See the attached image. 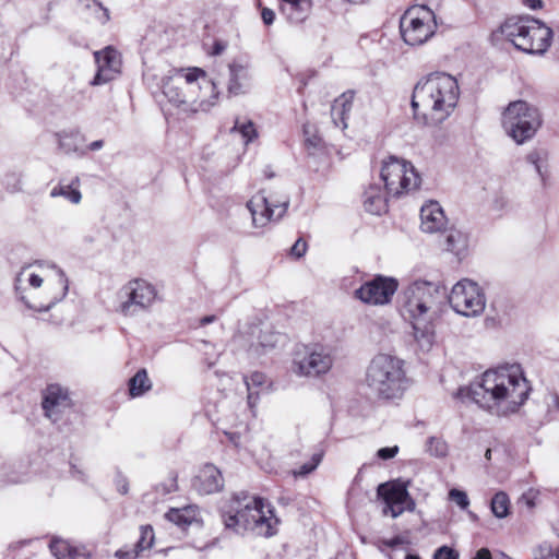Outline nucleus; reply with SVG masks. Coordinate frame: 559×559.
I'll return each instance as SVG.
<instances>
[{
  "label": "nucleus",
  "instance_id": "f257e3e1",
  "mask_svg": "<svg viewBox=\"0 0 559 559\" xmlns=\"http://www.w3.org/2000/svg\"><path fill=\"white\" fill-rule=\"evenodd\" d=\"M466 390L480 407L497 415H508L523 405L531 388L521 366L512 364L485 371Z\"/></svg>",
  "mask_w": 559,
  "mask_h": 559
},
{
  "label": "nucleus",
  "instance_id": "f03ea898",
  "mask_svg": "<svg viewBox=\"0 0 559 559\" xmlns=\"http://www.w3.org/2000/svg\"><path fill=\"white\" fill-rule=\"evenodd\" d=\"M160 87L166 99L163 109L183 115L207 111L217 98L214 82L200 68L177 69L163 78Z\"/></svg>",
  "mask_w": 559,
  "mask_h": 559
},
{
  "label": "nucleus",
  "instance_id": "7ed1b4c3",
  "mask_svg": "<svg viewBox=\"0 0 559 559\" xmlns=\"http://www.w3.org/2000/svg\"><path fill=\"white\" fill-rule=\"evenodd\" d=\"M460 87L454 76L435 72L417 82L413 90L412 108L416 119L438 126L445 121L457 105Z\"/></svg>",
  "mask_w": 559,
  "mask_h": 559
},
{
  "label": "nucleus",
  "instance_id": "20e7f679",
  "mask_svg": "<svg viewBox=\"0 0 559 559\" xmlns=\"http://www.w3.org/2000/svg\"><path fill=\"white\" fill-rule=\"evenodd\" d=\"M403 294V307L411 320L414 338L423 350H429L436 338L433 318L445 289L438 282L417 280Z\"/></svg>",
  "mask_w": 559,
  "mask_h": 559
},
{
  "label": "nucleus",
  "instance_id": "39448f33",
  "mask_svg": "<svg viewBox=\"0 0 559 559\" xmlns=\"http://www.w3.org/2000/svg\"><path fill=\"white\" fill-rule=\"evenodd\" d=\"M224 524L236 532L251 531L255 535L271 537L276 534L278 519L270 504L247 492L235 493L222 508Z\"/></svg>",
  "mask_w": 559,
  "mask_h": 559
},
{
  "label": "nucleus",
  "instance_id": "423d86ee",
  "mask_svg": "<svg viewBox=\"0 0 559 559\" xmlns=\"http://www.w3.org/2000/svg\"><path fill=\"white\" fill-rule=\"evenodd\" d=\"M366 383L381 399H401L408 386L404 361L388 354L376 355L367 368Z\"/></svg>",
  "mask_w": 559,
  "mask_h": 559
},
{
  "label": "nucleus",
  "instance_id": "0eeeda50",
  "mask_svg": "<svg viewBox=\"0 0 559 559\" xmlns=\"http://www.w3.org/2000/svg\"><path fill=\"white\" fill-rule=\"evenodd\" d=\"M497 33L519 50L535 55L545 53L552 39L551 28L531 16H511L500 25Z\"/></svg>",
  "mask_w": 559,
  "mask_h": 559
},
{
  "label": "nucleus",
  "instance_id": "6e6552de",
  "mask_svg": "<svg viewBox=\"0 0 559 559\" xmlns=\"http://www.w3.org/2000/svg\"><path fill=\"white\" fill-rule=\"evenodd\" d=\"M33 288H39L45 284L43 292L31 296V299L22 297L25 305L35 311H48L68 293V280L63 271L55 265L41 269L40 273H29L26 280Z\"/></svg>",
  "mask_w": 559,
  "mask_h": 559
},
{
  "label": "nucleus",
  "instance_id": "1a4fd4ad",
  "mask_svg": "<svg viewBox=\"0 0 559 559\" xmlns=\"http://www.w3.org/2000/svg\"><path fill=\"white\" fill-rule=\"evenodd\" d=\"M157 299L158 292L152 283L143 278H133L118 290L115 310L123 317H136L150 311Z\"/></svg>",
  "mask_w": 559,
  "mask_h": 559
},
{
  "label": "nucleus",
  "instance_id": "9d476101",
  "mask_svg": "<svg viewBox=\"0 0 559 559\" xmlns=\"http://www.w3.org/2000/svg\"><path fill=\"white\" fill-rule=\"evenodd\" d=\"M502 126L518 144H523L539 129L542 117L533 105L524 100H515L510 103L503 111Z\"/></svg>",
  "mask_w": 559,
  "mask_h": 559
},
{
  "label": "nucleus",
  "instance_id": "9b49d317",
  "mask_svg": "<svg viewBox=\"0 0 559 559\" xmlns=\"http://www.w3.org/2000/svg\"><path fill=\"white\" fill-rule=\"evenodd\" d=\"M436 29V15L427 5L408 8L400 20L401 36L409 46L425 44L433 36Z\"/></svg>",
  "mask_w": 559,
  "mask_h": 559
},
{
  "label": "nucleus",
  "instance_id": "f8f14e48",
  "mask_svg": "<svg viewBox=\"0 0 559 559\" xmlns=\"http://www.w3.org/2000/svg\"><path fill=\"white\" fill-rule=\"evenodd\" d=\"M333 364L332 347L319 343L309 344L295 352L292 370L299 377L316 378L328 373Z\"/></svg>",
  "mask_w": 559,
  "mask_h": 559
},
{
  "label": "nucleus",
  "instance_id": "ddd939ff",
  "mask_svg": "<svg viewBox=\"0 0 559 559\" xmlns=\"http://www.w3.org/2000/svg\"><path fill=\"white\" fill-rule=\"evenodd\" d=\"M381 179L384 182L386 193L392 197H400L403 193L416 190L420 183V177L412 163L389 157L383 162Z\"/></svg>",
  "mask_w": 559,
  "mask_h": 559
},
{
  "label": "nucleus",
  "instance_id": "4468645a",
  "mask_svg": "<svg viewBox=\"0 0 559 559\" xmlns=\"http://www.w3.org/2000/svg\"><path fill=\"white\" fill-rule=\"evenodd\" d=\"M288 206L289 198L285 194L265 197L263 193H258L247 202L252 226L255 228H263L270 223L278 222L286 214Z\"/></svg>",
  "mask_w": 559,
  "mask_h": 559
},
{
  "label": "nucleus",
  "instance_id": "2eb2a0df",
  "mask_svg": "<svg viewBox=\"0 0 559 559\" xmlns=\"http://www.w3.org/2000/svg\"><path fill=\"white\" fill-rule=\"evenodd\" d=\"M449 302L453 310L464 317H477L483 313L486 298L479 285L464 278L457 282L451 289Z\"/></svg>",
  "mask_w": 559,
  "mask_h": 559
},
{
  "label": "nucleus",
  "instance_id": "dca6fc26",
  "mask_svg": "<svg viewBox=\"0 0 559 559\" xmlns=\"http://www.w3.org/2000/svg\"><path fill=\"white\" fill-rule=\"evenodd\" d=\"M408 483L395 479L380 484L377 488V495L385 504L383 514H390L397 518L405 511H414L416 503L408 492Z\"/></svg>",
  "mask_w": 559,
  "mask_h": 559
},
{
  "label": "nucleus",
  "instance_id": "f3484780",
  "mask_svg": "<svg viewBox=\"0 0 559 559\" xmlns=\"http://www.w3.org/2000/svg\"><path fill=\"white\" fill-rule=\"evenodd\" d=\"M397 287L399 283L395 278L378 275L357 288L354 295L364 304L384 306L391 302Z\"/></svg>",
  "mask_w": 559,
  "mask_h": 559
},
{
  "label": "nucleus",
  "instance_id": "a211bd4d",
  "mask_svg": "<svg viewBox=\"0 0 559 559\" xmlns=\"http://www.w3.org/2000/svg\"><path fill=\"white\" fill-rule=\"evenodd\" d=\"M94 58L97 71L90 85H104L112 81L120 73L121 56L114 47L107 46L102 50L95 51Z\"/></svg>",
  "mask_w": 559,
  "mask_h": 559
},
{
  "label": "nucleus",
  "instance_id": "6ab92c4d",
  "mask_svg": "<svg viewBox=\"0 0 559 559\" xmlns=\"http://www.w3.org/2000/svg\"><path fill=\"white\" fill-rule=\"evenodd\" d=\"M41 406L45 416L57 423L62 413L72 406L69 390L58 383L48 384L43 393Z\"/></svg>",
  "mask_w": 559,
  "mask_h": 559
},
{
  "label": "nucleus",
  "instance_id": "aec40b11",
  "mask_svg": "<svg viewBox=\"0 0 559 559\" xmlns=\"http://www.w3.org/2000/svg\"><path fill=\"white\" fill-rule=\"evenodd\" d=\"M448 219L440 204L429 201L420 209V228L424 233L436 234L447 230Z\"/></svg>",
  "mask_w": 559,
  "mask_h": 559
},
{
  "label": "nucleus",
  "instance_id": "412c9836",
  "mask_svg": "<svg viewBox=\"0 0 559 559\" xmlns=\"http://www.w3.org/2000/svg\"><path fill=\"white\" fill-rule=\"evenodd\" d=\"M223 486V476L219 469L212 464L204 465L193 479V488L202 495L217 492Z\"/></svg>",
  "mask_w": 559,
  "mask_h": 559
},
{
  "label": "nucleus",
  "instance_id": "4be33fe9",
  "mask_svg": "<svg viewBox=\"0 0 559 559\" xmlns=\"http://www.w3.org/2000/svg\"><path fill=\"white\" fill-rule=\"evenodd\" d=\"M229 80L227 91L230 95H240L246 92L251 80L250 66L248 62L234 60L228 66Z\"/></svg>",
  "mask_w": 559,
  "mask_h": 559
},
{
  "label": "nucleus",
  "instance_id": "5701e85b",
  "mask_svg": "<svg viewBox=\"0 0 559 559\" xmlns=\"http://www.w3.org/2000/svg\"><path fill=\"white\" fill-rule=\"evenodd\" d=\"M49 549L56 559H91L90 554L84 548L58 537L50 540Z\"/></svg>",
  "mask_w": 559,
  "mask_h": 559
},
{
  "label": "nucleus",
  "instance_id": "b1692460",
  "mask_svg": "<svg viewBox=\"0 0 559 559\" xmlns=\"http://www.w3.org/2000/svg\"><path fill=\"white\" fill-rule=\"evenodd\" d=\"M311 11L310 0H282L281 12L294 24L302 23Z\"/></svg>",
  "mask_w": 559,
  "mask_h": 559
},
{
  "label": "nucleus",
  "instance_id": "393cba45",
  "mask_svg": "<svg viewBox=\"0 0 559 559\" xmlns=\"http://www.w3.org/2000/svg\"><path fill=\"white\" fill-rule=\"evenodd\" d=\"M386 195L378 185H370L364 193L365 210L371 214L380 215L386 211Z\"/></svg>",
  "mask_w": 559,
  "mask_h": 559
},
{
  "label": "nucleus",
  "instance_id": "a878e982",
  "mask_svg": "<svg viewBox=\"0 0 559 559\" xmlns=\"http://www.w3.org/2000/svg\"><path fill=\"white\" fill-rule=\"evenodd\" d=\"M80 178L75 177L71 180L70 183L63 185L59 183L50 191L51 198L63 197L68 199L73 204H79L82 199V194L79 190Z\"/></svg>",
  "mask_w": 559,
  "mask_h": 559
},
{
  "label": "nucleus",
  "instance_id": "bb28decb",
  "mask_svg": "<svg viewBox=\"0 0 559 559\" xmlns=\"http://www.w3.org/2000/svg\"><path fill=\"white\" fill-rule=\"evenodd\" d=\"M152 389V381L150 380L145 369H140L129 380V394L131 397H139Z\"/></svg>",
  "mask_w": 559,
  "mask_h": 559
},
{
  "label": "nucleus",
  "instance_id": "cd10ccee",
  "mask_svg": "<svg viewBox=\"0 0 559 559\" xmlns=\"http://www.w3.org/2000/svg\"><path fill=\"white\" fill-rule=\"evenodd\" d=\"M444 248L447 251L460 255L466 248V236L454 228L447 230Z\"/></svg>",
  "mask_w": 559,
  "mask_h": 559
},
{
  "label": "nucleus",
  "instance_id": "c85d7f7f",
  "mask_svg": "<svg viewBox=\"0 0 559 559\" xmlns=\"http://www.w3.org/2000/svg\"><path fill=\"white\" fill-rule=\"evenodd\" d=\"M350 103L345 98L335 99L334 104L331 108V116L333 123L336 127L345 129L347 127L346 123V114L350 110Z\"/></svg>",
  "mask_w": 559,
  "mask_h": 559
},
{
  "label": "nucleus",
  "instance_id": "c756f323",
  "mask_svg": "<svg viewBox=\"0 0 559 559\" xmlns=\"http://www.w3.org/2000/svg\"><path fill=\"white\" fill-rule=\"evenodd\" d=\"M248 390V405L252 408L258 400L259 392L254 388H259L265 383L266 377L263 373L254 372L250 377L243 378Z\"/></svg>",
  "mask_w": 559,
  "mask_h": 559
},
{
  "label": "nucleus",
  "instance_id": "7c9ffc66",
  "mask_svg": "<svg viewBox=\"0 0 559 559\" xmlns=\"http://www.w3.org/2000/svg\"><path fill=\"white\" fill-rule=\"evenodd\" d=\"M194 516L195 512L192 507L170 509L166 513V519L178 526L189 525L193 521Z\"/></svg>",
  "mask_w": 559,
  "mask_h": 559
},
{
  "label": "nucleus",
  "instance_id": "2f4dec72",
  "mask_svg": "<svg viewBox=\"0 0 559 559\" xmlns=\"http://www.w3.org/2000/svg\"><path fill=\"white\" fill-rule=\"evenodd\" d=\"M491 511L498 519L507 518L509 514L510 500L504 491L497 492L491 499Z\"/></svg>",
  "mask_w": 559,
  "mask_h": 559
},
{
  "label": "nucleus",
  "instance_id": "473e14b6",
  "mask_svg": "<svg viewBox=\"0 0 559 559\" xmlns=\"http://www.w3.org/2000/svg\"><path fill=\"white\" fill-rule=\"evenodd\" d=\"M233 131H238L241 134L245 144H249L258 138V131L251 120L240 121L237 119Z\"/></svg>",
  "mask_w": 559,
  "mask_h": 559
},
{
  "label": "nucleus",
  "instance_id": "72a5a7b5",
  "mask_svg": "<svg viewBox=\"0 0 559 559\" xmlns=\"http://www.w3.org/2000/svg\"><path fill=\"white\" fill-rule=\"evenodd\" d=\"M323 457L322 452H317L311 456L310 462L302 464L299 468L293 471L295 477H305L312 473L321 463Z\"/></svg>",
  "mask_w": 559,
  "mask_h": 559
},
{
  "label": "nucleus",
  "instance_id": "f704fd0d",
  "mask_svg": "<svg viewBox=\"0 0 559 559\" xmlns=\"http://www.w3.org/2000/svg\"><path fill=\"white\" fill-rule=\"evenodd\" d=\"M154 542L153 528L148 525L141 526V536L134 548L141 554L142 551L152 547Z\"/></svg>",
  "mask_w": 559,
  "mask_h": 559
},
{
  "label": "nucleus",
  "instance_id": "c9c22d12",
  "mask_svg": "<svg viewBox=\"0 0 559 559\" xmlns=\"http://www.w3.org/2000/svg\"><path fill=\"white\" fill-rule=\"evenodd\" d=\"M428 451L431 455L443 457L448 453V444L439 438L431 437L428 440Z\"/></svg>",
  "mask_w": 559,
  "mask_h": 559
},
{
  "label": "nucleus",
  "instance_id": "e433bc0d",
  "mask_svg": "<svg viewBox=\"0 0 559 559\" xmlns=\"http://www.w3.org/2000/svg\"><path fill=\"white\" fill-rule=\"evenodd\" d=\"M282 338L283 336L280 333L265 330L260 336V345L264 348H273L281 342Z\"/></svg>",
  "mask_w": 559,
  "mask_h": 559
},
{
  "label": "nucleus",
  "instance_id": "4c0bfd02",
  "mask_svg": "<svg viewBox=\"0 0 559 559\" xmlns=\"http://www.w3.org/2000/svg\"><path fill=\"white\" fill-rule=\"evenodd\" d=\"M449 499L455 502L463 510H466L469 506V500L466 492L460 489H451L449 491Z\"/></svg>",
  "mask_w": 559,
  "mask_h": 559
},
{
  "label": "nucleus",
  "instance_id": "58836bf2",
  "mask_svg": "<svg viewBox=\"0 0 559 559\" xmlns=\"http://www.w3.org/2000/svg\"><path fill=\"white\" fill-rule=\"evenodd\" d=\"M88 8L93 11L95 19L99 24H105L109 21L110 15L108 9L104 8L100 3L94 1V4Z\"/></svg>",
  "mask_w": 559,
  "mask_h": 559
},
{
  "label": "nucleus",
  "instance_id": "ea45409f",
  "mask_svg": "<svg viewBox=\"0 0 559 559\" xmlns=\"http://www.w3.org/2000/svg\"><path fill=\"white\" fill-rule=\"evenodd\" d=\"M533 554L534 559H554V557L556 556V551L547 543H544L536 547Z\"/></svg>",
  "mask_w": 559,
  "mask_h": 559
},
{
  "label": "nucleus",
  "instance_id": "a19ab883",
  "mask_svg": "<svg viewBox=\"0 0 559 559\" xmlns=\"http://www.w3.org/2000/svg\"><path fill=\"white\" fill-rule=\"evenodd\" d=\"M305 142L308 146L317 147L320 144V138L317 135L316 130L310 124L304 126Z\"/></svg>",
  "mask_w": 559,
  "mask_h": 559
},
{
  "label": "nucleus",
  "instance_id": "79ce46f5",
  "mask_svg": "<svg viewBox=\"0 0 559 559\" xmlns=\"http://www.w3.org/2000/svg\"><path fill=\"white\" fill-rule=\"evenodd\" d=\"M433 559H459V552L448 546H441L435 551Z\"/></svg>",
  "mask_w": 559,
  "mask_h": 559
},
{
  "label": "nucleus",
  "instance_id": "37998d69",
  "mask_svg": "<svg viewBox=\"0 0 559 559\" xmlns=\"http://www.w3.org/2000/svg\"><path fill=\"white\" fill-rule=\"evenodd\" d=\"M539 496V491L534 489V488H530L527 491H525L522 496H521V500L530 508V509H533L535 506H536V500Z\"/></svg>",
  "mask_w": 559,
  "mask_h": 559
},
{
  "label": "nucleus",
  "instance_id": "c03bdc74",
  "mask_svg": "<svg viewBox=\"0 0 559 559\" xmlns=\"http://www.w3.org/2000/svg\"><path fill=\"white\" fill-rule=\"evenodd\" d=\"M307 251V242L299 238L290 249V254L297 259L304 257Z\"/></svg>",
  "mask_w": 559,
  "mask_h": 559
},
{
  "label": "nucleus",
  "instance_id": "a18cd8bd",
  "mask_svg": "<svg viewBox=\"0 0 559 559\" xmlns=\"http://www.w3.org/2000/svg\"><path fill=\"white\" fill-rule=\"evenodd\" d=\"M399 452V447H388L381 448L378 450L377 455L381 460H390L393 459Z\"/></svg>",
  "mask_w": 559,
  "mask_h": 559
},
{
  "label": "nucleus",
  "instance_id": "49530a36",
  "mask_svg": "<svg viewBox=\"0 0 559 559\" xmlns=\"http://www.w3.org/2000/svg\"><path fill=\"white\" fill-rule=\"evenodd\" d=\"M140 554L135 548L119 549L115 554V556L119 559H135Z\"/></svg>",
  "mask_w": 559,
  "mask_h": 559
},
{
  "label": "nucleus",
  "instance_id": "de8ad7c7",
  "mask_svg": "<svg viewBox=\"0 0 559 559\" xmlns=\"http://www.w3.org/2000/svg\"><path fill=\"white\" fill-rule=\"evenodd\" d=\"M526 160L534 165L535 167V170L537 171V174L543 177V173H542V166L539 165V154L538 152H531L530 154H527L526 156Z\"/></svg>",
  "mask_w": 559,
  "mask_h": 559
},
{
  "label": "nucleus",
  "instance_id": "09e8293b",
  "mask_svg": "<svg viewBox=\"0 0 559 559\" xmlns=\"http://www.w3.org/2000/svg\"><path fill=\"white\" fill-rule=\"evenodd\" d=\"M261 17L265 25H272L275 20V12L270 8H262Z\"/></svg>",
  "mask_w": 559,
  "mask_h": 559
},
{
  "label": "nucleus",
  "instance_id": "8fccbe9b",
  "mask_svg": "<svg viewBox=\"0 0 559 559\" xmlns=\"http://www.w3.org/2000/svg\"><path fill=\"white\" fill-rule=\"evenodd\" d=\"M70 136L68 134H60L59 135V145L62 150H64L67 153H70L72 151H75V147H72L69 143Z\"/></svg>",
  "mask_w": 559,
  "mask_h": 559
},
{
  "label": "nucleus",
  "instance_id": "3c124183",
  "mask_svg": "<svg viewBox=\"0 0 559 559\" xmlns=\"http://www.w3.org/2000/svg\"><path fill=\"white\" fill-rule=\"evenodd\" d=\"M117 487H118V491L121 493V495H126L129 490V486H128V481L127 479L124 478H121L118 484H117Z\"/></svg>",
  "mask_w": 559,
  "mask_h": 559
},
{
  "label": "nucleus",
  "instance_id": "603ef678",
  "mask_svg": "<svg viewBox=\"0 0 559 559\" xmlns=\"http://www.w3.org/2000/svg\"><path fill=\"white\" fill-rule=\"evenodd\" d=\"M103 146H104V141H103V140H96V141H93V142L88 145V148H90L91 151H98V150H100Z\"/></svg>",
  "mask_w": 559,
  "mask_h": 559
},
{
  "label": "nucleus",
  "instance_id": "864d4df0",
  "mask_svg": "<svg viewBox=\"0 0 559 559\" xmlns=\"http://www.w3.org/2000/svg\"><path fill=\"white\" fill-rule=\"evenodd\" d=\"M214 320H215L214 316H206V317L201 319V324L205 325V324L214 322Z\"/></svg>",
  "mask_w": 559,
  "mask_h": 559
},
{
  "label": "nucleus",
  "instance_id": "5fc2aeb1",
  "mask_svg": "<svg viewBox=\"0 0 559 559\" xmlns=\"http://www.w3.org/2000/svg\"><path fill=\"white\" fill-rule=\"evenodd\" d=\"M225 49V46L222 45L221 43H216L215 46H214V53L215 55H219L222 53V51Z\"/></svg>",
  "mask_w": 559,
  "mask_h": 559
},
{
  "label": "nucleus",
  "instance_id": "6e6d98bb",
  "mask_svg": "<svg viewBox=\"0 0 559 559\" xmlns=\"http://www.w3.org/2000/svg\"><path fill=\"white\" fill-rule=\"evenodd\" d=\"M530 7L532 9H537L542 7V0H530Z\"/></svg>",
  "mask_w": 559,
  "mask_h": 559
},
{
  "label": "nucleus",
  "instance_id": "4d7b16f0",
  "mask_svg": "<svg viewBox=\"0 0 559 559\" xmlns=\"http://www.w3.org/2000/svg\"><path fill=\"white\" fill-rule=\"evenodd\" d=\"M22 190V185H21V181L17 180L15 182V185L13 186V188L11 189L12 192H17V191H21Z\"/></svg>",
  "mask_w": 559,
  "mask_h": 559
},
{
  "label": "nucleus",
  "instance_id": "13d9d810",
  "mask_svg": "<svg viewBox=\"0 0 559 559\" xmlns=\"http://www.w3.org/2000/svg\"><path fill=\"white\" fill-rule=\"evenodd\" d=\"M400 543L399 538H394L392 539L391 542L388 543L389 546L391 547H394L395 545H397Z\"/></svg>",
  "mask_w": 559,
  "mask_h": 559
},
{
  "label": "nucleus",
  "instance_id": "bf43d9fd",
  "mask_svg": "<svg viewBox=\"0 0 559 559\" xmlns=\"http://www.w3.org/2000/svg\"><path fill=\"white\" fill-rule=\"evenodd\" d=\"M485 457L487 460H490L491 459V450L490 449H487L486 453H485Z\"/></svg>",
  "mask_w": 559,
  "mask_h": 559
},
{
  "label": "nucleus",
  "instance_id": "052dcab7",
  "mask_svg": "<svg viewBox=\"0 0 559 559\" xmlns=\"http://www.w3.org/2000/svg\"><path fill=\"white\" fill-rule=\"evenodd\" d=\"M468 515L471 516V519H473V520H477L476 514H474L473 512H471V511H469V512H468Z\"/></svg>",
  "mask_w": 559,
  "mask_h": 559
},
{
  "label": "nucleus",
  "instance_id": "680f3d73",
  "mask_svg": "<svg viewBox=\"0 0 559 559\" xmlns=\"http://www.w3.org/2000/svg\"><path fill=\"white\" fill-rule=\"evenodd\" d=\"M406 559H419L417 556H413V555H407L406 556Z\"/></svg>",
  "mask_w": 559,
  "mask_h": 559
},
{
  "label": "nucleus",
  "instance_id": "e2e57ef3",
  "mask_svg": "<svg viewBox=\"0 0 559 559\" xmlns=\"http://www.w3.org/2000/svg\"><path fill=\"white\" fill-rule=\"evenodd\" d=\"M557 559H559V548L556 550V556H555Z\"/></svg>",
  "mask_w": 559,
  "mask_h": 559
},
{
  "label": "nucleus",
  "instance_id": "0e129e2a",
  "mask_svg": "<svg viewBox=\"0 0 559 559\" xmlns=\"http://www.w3.org/2000/svg\"><path fill=\"white\" fill-rule=\"evenodd\" d=\"M25 273H21L20 277H19V281H21V277L24 276Z\"/></svg>",
  "mask_w": 559,
  "mask_h": 559
}]
</instances>
